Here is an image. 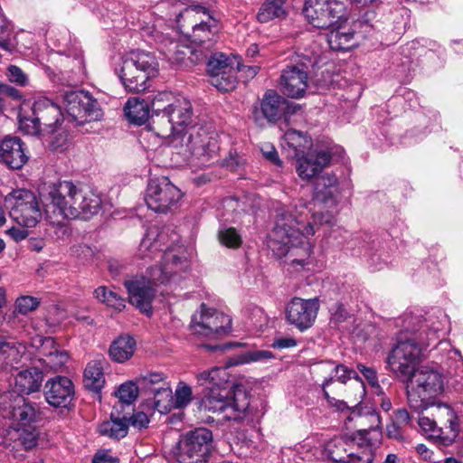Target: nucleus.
<instances>
[{
  "label": "nucleus",
  "instance_id": "1",
  "mask_svg": "<svg viewBox=\"0 0 463 463\" xmlns=\"http://www.w3.org/2000/svg\"><path fill=\"white\" fill-rule=\"evenodd\" d=\"M341 199L338 177L333 173L317 176L312 202L299 201L294 206L278 210L275 225L269 235L268 247L279 258H286L292 266L305 267L312 247L307 240L318 226L335 223V213L322 208H335Z\"/></svg>",
  "mask_w": 463,
  "mask_h": 463
},
{
  "label": "nucleus",
  "instance_id": "2",
  "mask_svg": "<svg viewBox=\"0 0 463 463\" xmlns=\"http://www.w3.org/2000/svg\"><path fill=\"white\" fill-rule=\"evenodd\" d=\"M38 192L46 219L56 227L58 237L70 233L66 220L88 219L101 207L98 194L78 188L71 181L45 183L39 186Z\"/></svg>",
  "mask_w": 463,
  "mask_h": 463
},
{
  "label": "nucleus",
  "instance_id": "3",
  "mask_svg": "<svg viewBox=\"0 0 463 463\" xmlns=\"http://www.w3.org/2000/svg\"><path fill=\"white\" fill-rule=\"evenodd\" d=\"M193 247L175 244L167 247L161 255L160 265L150 267L146 277H135L124 281L129 302L150 316L152 301L155 298V286L161 284L179 285L190 269Z\"/></svg>",
  "mask_w": 463,
  "mask_h": 463
},
{
  "label": "nucleus",
  "instance_id": "4",
  "mask_svg": "<svg viewBox=\"0 0 463 463\" xmlns=\"http://www.w3.org/2000/svg\"><path fill=\"white\" fill-rule=\"evenodd\" d=\"M404 332L411 335L400 340L388 356V364L400 381L403 382L413 373L420 362L423 350L430 342L438 339L440 327L434 322L429 324L420 316L405 315L402 319Z\"/></svg>",
  "mask_w": 463,
  "mask_h": 463
},
{
  "label": "nucleus",
  "instance_id": "5",
  "mask_svg": "<svg viewBox=\"0 0 463 463\" xmlns=\"http://www.w3.org/2000/svg\"><path fill=\"white\" fill-rule=\"evenodd\" d=\"M63 123L61 108L45 97L36 99L31 108H21L18 114V128L28 136L53 134L56 128Z\"/></svg>",
  "mask_w": 463,
  "mask_h": 463
},
{
  "label": "nucleus",
  "instance_id": "6",
  "mask_svg": "<svg viewBox=\"0 0 463 463\" xmlns=\"http://www.w3.org/2000/svg\"><path fill=\"white\" fill-rule=\"evenodd\" d=\"M407 399L410 407L415 411H426L430 399L444 391V378L437 369L423 365L411 373L406 381Z\"/></svg>",
  "mask_w": 463,
  "mask_h": 463
},
{
  "label": "nucleus",
  "instance_id": "7",
  "mask_svg": "<svg viewBox=\"0 0 463 463\" xmlns=\"http://www.w3.org/2000/svg\"><path fill=\"white\" fill-rule=\"evenodd\" d=\"M157 71L156 57L144 51H132L125 54L120 68L116 70L121 83L130 92L145 90L148 80L155 77Z\"/></svg>",
  "mask_w": 463,
  "mask_h": 463
},
{
  "label": "nucleus",
  "instance_id": "8",
  "mask_svg": "<svg viewBox=\"0 0 463 463\" xmlns=\"http://www.w3.org/2000/svg\"><path fill=\"white\" fill-rule=\"evenodd\" d=\"M249 406V395L241 386H235L232 392L228 389L211 388L200 404L201 410L222 414L224 420L234 421H240L246 417Z\"/></svg>",
  "mask_w": 463,
  "mask_h": 463
},
{
  "label": "nucleus",
  "instance_id": "9",
  "mask_svg": "<svg viewBox=\"0 0 463 463\" xmlns=\"http://www.w3.org/2000/svg\"><path fill=\"white\" fill-rule=\"evenodd\" d=\"M5 202L10 217L22 226L34 227L42 219L36 195L29 190H14L5 196Z\"/></svg>",
  "mask_w": 463,
  "mask_h": 463
},
{
  "label": "nucleus",
  "instance_id": "10",
  "mask_svg": "<svg viewBox=\"0 0 463 463\" xmlns=\"http://www.w3.org/2000/svg\"><path fill=\"white\" fill-rule=\"evenodd\" d=\"M193 116L191 102L184 97H176L165 113L154 118V130L164 138L181 135L190 124Z\"/></svg>",
  "mask_w": 463,
  "mask_h": 463
},
{
  "label": "nucleus",
  "instance_id": "11",
  "mask_svg": "<svg viewBox=\"0 0 463 463\" xmlns=\"http://www.w3.org/2000/svg\"><path fill=\"white\" fill-rule=\"evenodd\" d=\"M213 434L206 428L186 432L179 440V463H206L212 449Z\"/></svg>",
  "mask_w": 463,
  "mask_h": 463
},
{
  "label": "nucleus",
  "instance_id": "12",
  "mask_svg": "<svg viewBox=\"0 0 463 463\" xmlns=\"http://www.w3.org/2000/svg\"><path fill=\"white\" fill-rule=\"evenodd\" d=\"M303 14L314 27L330 29L345 18L346 8L340 0H307Z\"/></svg>",
  "mask_w": 463,
  "mask_h": 463
},
{
  "label": "nucleus",
  "instance_id": "13",
  "mask_svg": "<svg viewBox=\"0 0 463 463\" xmlns=\"http://www.w3.org/2000/svg\"><path fill=\"white\" fill-rule=\"evenodd\" d=\"M190 327L194 335L216 338L230 333L232 319L224 313L202 304L200 311L193 316Z\"/></svg>",
  "mask_w": 463,
  "mask_h": 463
},
{
  "label": "nucleus",
  "instance_id": "14",
  "mask_svg": "<svg viewBox=\"0 0 463 463\" xmlns=\"http://www.w3.org/2000/svg\"><path fill=\"white\" fill-rule=\"evenodd\" d=\"M182 193L167 177L152 179L147 184L145 201L149 209L166 213L176 208Z\"/></svg>",
  "mask_w": 463,
  "mask_h": 463
},
{
  "label": "nucleus",
  "instance_id": "15",
  "mask_svg": "<svg viewBox=\"0 0 463 463\" xmlns=\"http://www.w3.org/2000/svg\"><path fill=\"white\" fill-rule=\"evenodd\" d=\"M65 110L72 121L82 125L88 121L99 120L103 111L99 101L89 92L68 91L63 97Z\"/></svg>",
  "mask_w": 463,
  "mask_h": 463
},
{
  "label": "nucleus",
  "instance_id": "16",
  "mask_svg": "<svg viewBox=\"0 0 463 463\" xmlns=\"http://www.w3.org/2000/svg\"><path fill=\"white\" fill-rule=\"evenodd\" d=\"M200 20L192 26V41L196 44H204L207 42H214L219 30V20L213 12L201 5H194L186 7L183 13L179 14L177 22L180 23L184 16Z\"/></svg>",
  "mask_w": 463,
  "mask_h": 463
},
{
  "label": "nucleus",
  "instance_id": "17",
  "mask_svg": "<svg viewBox=\"0 0 463 463\" xmlns=\"http://www.w3.org/2000/svg\"><path fill=\"white\" fill-rule=\"evenodd\" d=\"M294 113L292 104L273 90H268L259 104L253 106L252 118L259 126H263L266 120L276 123L288 115Z\"/></svg>",
  "mask_w": 463,
  "mask_h": 463
},
{
  "label": "nucleus",
  "instance_id": "18",
  "mask_svg": "<svg viewBox=\"0 0 463 463\" xmlns=\"http://www.w3.org/2000/svg\"><path fill=\"white\" fill-rule=\"evenodd\" d=\"M319 309L318 298H293L286 306L287 321L300 331L311 327Z\"/></svg>",
  "mask_w": 463,
  "mask_h": 463
},
{
  "label": "nucleus",
  "instance_id": "19",
  "mask_svg": "<svg viewBox=\"0 0 463 463\" xmlns=\"http://www.w3.org/2000/svg\"><path fill=\"white\" fill-rule=\"evenodd\" d=\"M186 146L193 156L206 165L218 152V145L214 134H209L204 128H193L187 138Z\"/></svg>",
  "mask_w": 463,
  "mask_h": 463
},
{
  "label": "nucleus",
  "instance_id": "20",
  "mask_svg": "<svg viewBox=\"0 0 463 463\" xmlns=\"http://www.w3.org/2000/svg\"><path fill=\"white\" fill-rule=\"evenodd\" d=\"M307 65H288L282 70L279 87L284 95L292 98H302L308 86Z\"/></svg>",
  "mask_w": 463,
  "mask_h": 463
},
{
  "label": "nucleus",
  "instance_id": "21",
  "mask_svg": "<svg viewBox=\"0 0 463 463\" xmlns=\"http://www.w3.org/2000/svg\"><path fill=\"white\" fill-rule=\"evenodd\" d=\"M296 157V171L298 176L302 180L309 181L330 164L332 153L328 150L315 149Z\"/></svg>",
  "mask_w": 463,
  "mask_h": 463
},
{
  "label": "nucleus",
  "instance_id": "22",
  "mask_svg": "<svg viewBox=\"0 0 463 463\" xmlns=\"http://www.w3.org/2000/svg\"><path fill=\"white\" fill-rule=\"evenodd\" d=\"M74 396L72 382L64 376H56L48 380L44 385L46 402L57 408H66Z\"/></svg>",
  "mask_w": 463,
  "mask_h": 463
},
{
  "label": "nucleus",
  "instance_id": "23",
  "mask_svg": "<svg viewBox=\"0 0 463 463\" xmlns=\"http://www.w3.org/2000/svg\"><path fill=\"white\" fill-rule=\"evenodd\" d=\"M28 150L18 137H5L0 143V162L12 169H21L28 161Z\"/></svg>",
  "mask_w": 463,
  "mask_h": 463
},
{
  "label": "nucleus",
  "instance_id": "24",
  "mask_svg": "<svg viewBox=\"0 0 463 463\" xmlns=\"http://www.w3.org/2000/svg\"><path fill=\"white\" fill-rule=\"evenodd\" d=\"M317 373L320 374L324 381L322 383L323 392L326 399L332 403L334 399L330 398L326 391V387L334 382L345 383L348 380L354 377L356 373L354 371L348 369L343 364H336L335 362L326 361L320 363L316 368Z\"/></svg>",
  "mask_w": 463,
  "mask_h": 463
},
{
  "label": "nucleus",
  "instance_id": "25",
  "mask_svg": "<svg viewBox=\"0 0 463 463\" xmlns=\"http://www.w3.org/2000/svg\"><path fill=\"white\" fill-rule=\"evenodd\" d=\"M169 240V230H158L156 227L149 228L145 237L142 239L137 255L140 259L151 260L156 255H160L163 250L162 246L165 245Z\"/></svg>",
  "mask_w": 463,
  "mask_h": 463
},
{
  "label": "nucleus",
  "instance_id": "26",
  "mask_svg": "<svg viewBox=\"0 0 463 463\" xmlns=\"http://www.w3.org/2000/svg\"><path fill=\"white\" fill-rule=\"evenodd\" d=\"M330 29L327 34V43L332 50L347 51L356 44L354 31L346 24V14L342 21Z\"/></svg>",
  "mask_w": 463,
  "mask_h": 463
},
{
  "label": "nucleus",
  "instance_id": "27",
  "mask_svg": "<svg viewBox=\"0 0 463 463\" xmlns=\"http://www.w3.org/2000/svg\"><path fill=\"white\" fill-rule=\"evenodd\" d=\"M128 414V412L121 411L118 406H113L110 420L102 422L99 426V434L114 439L124 438L128 430V424L127 423Z\"/></svg>",
  "mask_w": 463,
  "mask_h": 463
},
{
  "label": "nucleus",
  "instance_id": "28",
  "mask_svg": "<svg viewBox=\"0 0 463 463\" xmlns=\"http://www.w3.org/2000/svg\"><path fill=\"white\" fill-rule=\"evenodd\" d=\"M429 408H432V415L436 416L439 422L443 425V430L445 429L449 430V433L447 435V438L451 439H455L458 433L459 425L458 416L450 405L439 402H430Z\"/></svg>",
  "mask_w": 463,
  "mask_h": 463
},
{
  "label": "nucleus",
  "instance_id": "29",
  "mask_svg": "<svg viewBox=\"0 0 463 463\" xmlns=\"http://www.w3.org/2000/svg\"><path fill=\"white\" fill-rule=\"evenodd\" d=\"M43 380V373L37 368L20 372L15 377V388L23 394L39 391Z\"/></svg>",
  "mask_w": 463,
  "mask_h": 463
},
{
  "label": "nucleus",
  "instance_id": "30",
  "mask_svg": "<svg viewBox=\"0 0 463 463\" xmlns=\"http://www.w3.org/2000/svg\"><path fill=\"white\" fill-rule=\"evenodd\" d=\"M104 359H95L90 362L84 371V386L92 392H99L105 383L103 373Z\"/></svg>",
  "mask_w": 463,
  "mask_h": 463
},
{
  "label": "nucleus",
  "instance_id": "31",
  "mask_svg": "<svg viewBox=\"0 0 463 463\" xmlns=\"http://www.w3.org/2000/svg\"><path fill=\"white\" fill-rule=\"evenodd\" d=\"M14 402V405H10L13 420L18 422L19 427L31 426L36 419V409L22 395L16 396Z\"/></svg>",
  "mask_w": 463,
  "mask_h": 463
},
{
  "label": "nucleus",
  "instance_id": "32",
  "mask_svg": "<svg viewBox=\"0 0 463 463\" xmlns=\"http://www.w3.org/2000/svg\"><path fill=\"white\" fill-rule=\"evenodd\" d=\"M124 111L128 119L136 125H142L149 118H151L149 104L138 98L128 99L124 107Z\"/></svg>",
  "mask_w": 463,
  "mask_h": 463
},
{
  "label": "nucleus",
  "instance_id": "33",
  "mask_svg": "<svg viewBox=\"0 0 463 463\" xmlns=\"http://www.w3.org/2000/svg\"><path fill=\"white\" fill-rule=\"evenodd\" d=\"M136 350V341L129 335H121L111 344L109 356L118 363L128 360Z\"/></svg>",
  "mask_w": 463,
  "mask_h": 463
},
{
  "label": "nucleus",
  "instance_id": "34",
  "mask_svg": "<svg viewBox=\"0 0 463 463\" xmlns=\"http://www.w3.org/2000/svg\"><path fill=\"white\" fill-rule=\"evenodd\" d=\"M161 52L173 66H182L185 64L188 54L192 53L189 47L181 45L178 42L173 40H167L162 43Z\"/></svg>",
  "mask_w": 463,
  "mask_h": 463
},
{
  "label": "nucleus",
  "instance_id": "35",
  "mask_svg": "<svg viewBox=\"0 0 463 463\" xmlns=\"http://www.w3.org/2000/svg\"><path fill=\"white\" fill-rule=\"evenodd\" d=\"M197 379L202 385L209 384L215 390L227 389L228 373L222 367H213L211 370L203 371L197 375ZM211 389V387H209Z\"/></svg>",
  "mask_w": 463,
  "mask_h": 463
},
{
  "label": "nucleus",
  "instance_id": "36",
  "mask_svg": "<svg viewBox=\"0 0 463 463\" xmlns=\"http://www.w3.org/2000/svg\"><path fill=\"white\" fill-rule=\"evenodd\" d=\"M285 14L283 0H266L260 8L257 18L260 23H268L275 18H281Z\"/></svg>",
  "mask_w": 463,
  "mask_h": 463
},
{
  "label": "nucleus",
  "instance_id": "37",
  "mask_svg": "<svg viewBox=\"0 0 463 463\" xmlns=\"http://www.w3.org/2000/svg\"><path fill=\"white\" fill-rule=\"evenodd\" d=\"M94 297L100 303L118 311L123 310L126 307L125 298L105 286L98 287L94 290Z\"/></svg>",
  "mask_w": 463,
  "mask_h": 463
},
{
  "label": "nucleus",
  "instance_id": "38",
  "mask_svg": "<svg viewBox=\"0 0 463 463\" xmlns=\"http://www.w3.org/2000/svg\"><path fill=\"white\" fill-rule=\"evenodd\" d=\"M154 395V407L161 414L169 412L174 409V397L170 386H158L157 389H153Z\"/></svg>",
  "mask_w": 463,
  "mask_h": 463
},
{
  "label": "nucleus",
  "instance_id": "39",
  "mask_svg": "<svg viewBox=\"0 0 463 463\" xmlns=\"http://www.w3.org/2000/svg\"><path fill=\"white\" fill-rule=\"evenodd\" d=\"M283 142L295 151V156L303 154L304 150L311 144L309 137L306 134L295 129H288L284 134Z\"/></svg>",
  "mask_w": 463,
  "mask_h": 463
},
{
  "label": "nucleus",
  "instance_id": "40",
  "mask_svg": "<svg viewBox=\"0 0 463 463\" xmlns=\"http://www.w3.org/2000/svg\"><path fill=\"white\" fill-rule=\"evenodd\" d=\"M26 347L24 345L14 340H7L3 337V350L1 357L11 365L17 364L23 355L25 354Z\"/></svg>",
  "mask_w": 463,
  "mask_h": 463
},
{
  "label": "nucleus",
  "instance_id": "41",
  "mask_svg": "<svg viewBox=\"0 0 463 463\" xmlns=\"http://www.w3.org/2000/svg\"><path fill=\"white\" fill-rule=\"evenodd\" d=\"M423 411H417L419 413L418 425L421 432L430 439H445L443 427L438 426L437 421L425 415Z\"/></svg>",
  "mask_w": 463,
  "mask_h": 463
},
{
  "label": "nucleus",
  "instance_id": "42",
  "mask_svg": "<svg viewBox=\"0 0 463 463\" xmlns=\"http://www.w3.org/2000/svg\"><path fill=\"white\" fill-rule=\"evenodd\" d=\"M116 396L118 401L114 406L123 411L126 405H130L138 396V387L133 382L122 383L116 391Z\"/></svg>",
  "mask_w": 463,
  "mask_h": 463
},
{
  "label": "nucleus",
  "instance_id": "43",
  "mask_svg": "<svg viewBox=\"0 0 463 463\" xmlns=\"http://www.w3.org/2000/svg\"><path fill=\"white\" fill-rule=\"evenodd\" d=\"M176 97L173 96L169 92H160L156 94L151 101V125L154 129V118L156 115L165 114L170 106L173 105V100H175Z\"/></svg>",
  "mask_w": 463,
  "mask_h": 463
},
{
  "label": "nucleus",
  "instance_id": "44",
  "mask_svg": "<svg viewBox=\"0 0 463 463\" xmlns=\"http://www.w3.org/2000/svg\"><path fill=\"white\" fill-rule=\"evenodd\" d=\"M209 82L217 90L224 92L231 91L236 88L237 80L234 69L223 71L221 73L212 76Z\"/></svg>",
  "mask_w": 463,
  "mask_h": 463
},
{
  "label": "nucleus",
  "instance_id": "45",
  "mask_svg": "<svg viewBox=\"0 0 463 463\" xmlns=\"http://www.w3.org/2000/svg\"><path fill=\"white\" fill-rule=\"evenodd\" d=\"M233 64L232 60L223 53H214L207 63V71L209 80L212 76L221 73L223 71H232Z\"/></svg>",
  "mask_w": 463,
  "mask_h": 463
},
{
  "label": "nucleus",
  "instance_id": "46",
  "mask_svg": "<svg viewBox=\"0 0 463 463\" xmlns=\"http://www.w3.org/2000/svg\"><path fill=\"white\" fill-rule=\"evenodd\" d=\"M273 358L274 354L269 350H250L237 355L233 364L263 363Z\"/></svg>",
  "mask_w": 463,
  "mask_h": 463
},
{
  "label": "nucleus",
  "instance_id": "47",
  "mask_svg": "<svg viewBox=\"0 0 463 463\" xmlns=\"http://www.w3.org/2000/svg\"><path fill=\"white\" fill-rule=\"evenodd\" d=\"M46 369L53 372L61 370L67 361L69 360V354L66 351L59 349L58 351H52L49 353L48 356L40 359Z\"/></svg>",
  "mask_w": 463,
  "mask_h": 463
},
{
  "label": "nucleus",
  "instance_id": "48",
  "mask_svg": "<svg viewBox=\"0 0 463 463\" xmlns=\"http://www.w3.org/2000/svg\"><path fill=\"white\" fill-rule=\"evenodd\" d=\"M46 137H48L49 146L54 151L63 150L69 144L68 130L66 127L62 126V123H60L53 134L46 135L44 138Z\"/></svg>",
  "mask_w": 463,
  "mask_h": 463
},
{
  "label": "nucleus",
  "instance_id": "49",
  "mask_svg": "<svg viewBox=\"0 0 463 463\" xmlns=\"http://www.w3.org/2000/svg\"><path fill=\"white\" fill-rule=\"evenodd\" d=\"M174 397V409H182L186 407L192 401L193 392L191 387L184 382H180L176 386Z\"/></svg>",
  "mask_w": 463,
  "mask_h": 463
},
{
  "label": "nucleus",
  "instance_id": "50",
  "mask_svg": "<svg viewBox=\"0 0 463 463\" xmlns=\"http://www.w3.org/2000/svg\"><path fill=\"white\" fill-rule=\"evenodd\" d=\"M220 242L228 248H238L241 244V236L236 229L222 227L218 233Z\"/></svg>",
  "mask_w": 463,
  "mask_h": 463
},
{
  "label": "nucleus",
  "instance_id": "51",
  "mask_svg": "<svg viewBox=\"0 0 463 463\" xmlns=\"http://www.w3.org/2000/svg\"><path fill=\"white\" fill-rule=\"evenodd\" d=\"M19 440L25 449L34 448L38 443L39 433L33 426L19 427Z\"/></svg>",
  "mask_w": 463,
  "mask_h": 463
},
{
  "label": "nucleus",
  "instance_id": "52",
  "mask_svg": "<svg viewBox=\"0 0 463 463\" xmlns=\"http://www.w3.org/2000/svg\"><path fill=\"white\" fill-rule=\"evenodd\" d=\"M11 25L9 22L0 15V48L9 52L14 49V43L10 39Z\"/></svg>",
  "mask_w": 463,
  "mask_h": 463
},
{
  "label": "nucleus",
  "instance_id": "53",
  "mask_svg": "<svg viewBox=\"0 0 463 463\" xmlns=\"http://www.w3.org/2000/svg\"><path fill=\"white\" fill-rule=\"evenodd\" d=\"M139 383L150 392H153V389H157L158 386H169L168 383L165 382V376L160 373L146 374L139 380Z\"/></svg>",
  "mask_w": 463,
  "mask_h": 463
},
{
  "label": "nucleus",
  "instance_id": "54",
  "mask_svg": "<svg viewBox=\"0 0 463 463\" xmlns=\"http://www.w3.org/2000/svg\"><path fill=\"white\" fill-rule=\"evenodd\" d=\"M39 305L40 301L37 298L31 296H22L16 299L14 308L16 312L22 315H26L35 310Z\"/></svg>",
  "mask_w": 463,
  "mask_h": 463
},
{
  "label": "nucleus",
  "instance_id": "55",
  "mask_svg": "<svg viewBox=\"0 0 463 463\" xmlns=\"http://www.w3.org/2000/svg\"><path fill=\"white\" fill-rule=\"evenodd\" d=\"M6 77L9 81L19 86H27L29 84L28 75L15 65H10L7 68Z\"/></svg>",
  "mask_w": 463,
  "mask_h": 463
},
{
  "label": "nucleus",
  "instance_id": "56",
  "mask_svg": "<svg viewBox=\"0 0 463 463\" xmlns=\"http://www.w3.org/2000/svg\"><path fill=\"white\" fill-rule=\"evenodd\" d=\"M263 156L278 167H282V161L279 159L278 152L273 145L264 143L260 146Z\"/></svg>",
  "mask_w": 463,
  "mask_h": 463
},
{
  "label": "nucleus",
  "instance_id": "57",
  "mask_svg": "<svg viewBox=\"0 0 463 463\" xmlns=\"http://www.w3.org/2000/svg\"><path fill=\"white\" fill-rule=\"evenodd\" d=\"M127 423L128 424V427L132 426L135 429L142 430L148 426L149 419L145 412L137 411L134 413L132 416L128 417Z\"/></svg>",
  "mask_w": 463,
  "mask_h": 463
},
{
  "label": "nucleus",
  "instance_id": "58",
  "mask_svg": "<svg viewBox=\"0 0 463 463\" xmlns=\"http://www.w3.org/2000/svg\"><path fill=\"white\" fill-rule=\"evenodd\" d=\"M373 451H363L361 454H349L341 463H373Z\"/></svg>",
  "mask_w": 463,
  "mask_h": 463
},
{
  "label": "nucleus",
  "instance_id": "59",
  "mask_svg": "<svg viewBox=\"0 0 463 463\" xmlns=\"http://www.w3.org/2000/svg\"><path fill=\"white\" fill-rule=\"evenodd\" d=\"M363 5L362 14L358 19V23L361 24H365L369 26H373L372 23L375 19L376 14L374 10H373L369 4L361 3Z\"/></svg>",
  "mask_w": 463,
  "mask_h": 463
},
{
  "label": "nucleus",
  "instance_id": "60",
  "mask_svg": "<svg viewBox=\"0 0 463 463\" xmlns=\"http://www.w3.org/2000/svg\"><path fill=\"white\" fill-rule=\"evenodd\" d=\"M332 404L341 412H346V420L348 421H352L355 418L360 417V412L354 407H348L344 401H335V403Z\"/></svg>",
  "mask_w": 463,
  "mask_h": 463
},
{
  "label": "nucleus",
  "instance_id": "61",
  "mask_svg": "<svg viewBox=\"0 0 463 463\" xmlns=\"http://www.w3.org/2000/svg\"><path fill=\"white\" fill-rule=\"evenodd\" d=\"M60 348L59 346L56 345L55 341L53 338L52 337H45L43 342H42V345H41V354H42V357L41 358H45L46 356H48V354L49 353H52V351H58Z\"/></svg>",
  "mask_w": 463,
  "mask_h": 463
},
{
  "label": "nucleus",
  "instance_id": "62",
  "mask_svg": "<svg viewBox=\"0 0 463 463\" xmlns=\"http://www.w3.org/2000/svg\"><path fill=\"white\" fill-rule=\"evenodd\" d=\"M386 435L390 439H394L397 440L403 439V434L402 430V426L398 423L392 421V423L386 426Z\"/></svg>",
  "mask_w": 463,
  "mask_h": 463
},
{
  "label": "nucleus",
  "instance_id": "63",
  "mask_svg": "<svg viewBox=\"0 0 463 463\" xmlns=\"http://www.w3.org/2000/svg\"><path fill=\"white\" fill-rule=\"evenodd\" d=\"M0 94L2 95L4 99L5 97H10L14 99H22V94L18 90L10 85L4 84L2 82H0Z\"/></svg>",
  "mask_w": 463,
  "mask_h": 463
},
{
  "label": "nucleus",
  "instance_id": "64",
  "mask_svg": "<svg viewBox=\"0 0 463 463\" xmlns=\"http://www.w3.org/2000/svg\"><path fill=\"white\" fill-rule=\"evenodd\" d=\"M118 458L113 457L107 451H99L95 454L92 463H118Z\"/></svg>",
  "mask_w": 463,
  "mask_h": 463
}]
</instances>
